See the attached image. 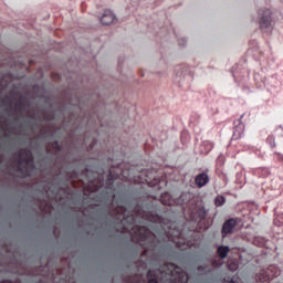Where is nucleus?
Segmentation results:
<instances>
[{"mask_svg": "<svg viewBox=\"0 0 283 283\" xmlns=\"http://www.w3.org/2000/svg\"><path fill=\"white\" fill-rule=\"evenodd\" d=\"M207 182H209L208 174H201L196 177V185H198V187H205V185H207Z\"/></svg>", "mask_w": 283, "mask_h": 283, "instance_id": "3", "label": "nucleus"}, {"mask_svg": "<svg viewBox=\"0 0 283 283\" xmlns=\"http://www.w3.org/2000/svg\"><path fill=\"white\" fill-rule=\"evenodd\" d=\"M101 23L103 25H112V23H116V15L112 12H106L102 15Z\"/></svg>", "mask_w": 283, "mask_h": 283, "instance_id": "2", "label": "nucleus"}, {"mask_svg": "<svg viewBox=\"0 0 283 283\" xmlns=\"http://www.w3.org/2000/svg\"><path fill=\"white\" fill-rule=\"evenodd\" d=\"M259 28L264 34L273 32V11L271 9H259L258 11Z\"/></svg>", "mask_w": 283, "mask_h": 283, "instance_id": "1", "label": "nucleus"}, {"mask_svg": "<svg viewBox=\"0 0 283 283\" xmlns=\"http://www.w3.org/2000/svg\"><path fill=\"white\" fill-rule=\"evenodd\" d=\"M148 283H158V282H156L155 280H150Z\"/></svg>", "mask_w": 283, "mask_h": 283, "instance_id": "8", "label": "nucleus"}, {"mask_svg": "<svg viewBox=\"0 0 283 283\" xmlns=\"http://www.w3.org/2000/svg\"><path fill=\"white\" fill-rule=\"evenodd\" d=\"M241 134L244 132V125L240 124Z\"/></svg>", "mask_w": 283, "mask_h": 283, "instance_id": "7", "label": "nucleus"}, {"mask_svg": "<svg viewBox=\"0 0 283 283\" xmlns=\"http://www.w3.org/2000/svg\"><path fill=\"white\" fill-rule=\"evenodd\" d=\"M218 253L221 258H227L229 253V247H219Z\"/></svg>", "mask_w": 283, "mask_h": 283, "instance_id": "5", "label": "nucleus"}, {"mask_svg": "<svg viewBox=\"0 0 283 283\" xmlns=\"http://www.w3.org/2000/svg\"><path fill=\"white\" fill-rule=\"evenodd\" d=\"M235 228V220H229L223 224V233H231L233 232V229Z\"/></svg>", "mask_w": 283, "mask_h": 283, "instance_id": "4", "label": "nucleus"}, {"mask_svg": "<svg viewBox=\"0 0 283 283\" xmlns=\"http://www.w3.org/2000/svg\"><path fill=\"white\" fill-rule=\"evenodd\" d=\"M224 202H227V199H224V197H222V196H218L214 200V205L217 207H222V205H224Z\"/></svg>", "mask_w": 283, "mask_h": 283, "instance_id": "6", "label": "nucleus"}]
</instances>
